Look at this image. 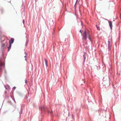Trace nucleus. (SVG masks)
I'll use <instances>...</instances> for the list:
<instances>
[{
    "label": "nucleus",
    "mask_w": 121,
    "mask_h": 121,
    "mask_svg": "<svg viewBox=\"0 0 121 121\" xmlns=\"http://www.w3.org/2000/svg\"><path fill=\"white\" fill-rule=\"evenodd\" d=\"M0 42L1 43V49L2 52L6 48L7 44L6 41L5 40V37L3 35H1L0 36Z\"/></svg>",
    "instance_id": "f257e3e1"
},
{
    "label": "nucleus",
    "mask_w": 121,
    "mask_h": 121,
    "mask_svg": "<svg viewBox=\"0 0 121 121\" xmlns=\"http://www.w3.org/2000/svg\"><path fill=\"white\" fill-rule=\"evenodd\" d=\"M39 109L40 110H41L42 111H43L45 112L47 111L48 113H50L52 116V111L51 112H50L48 110V108L46 107H44L43 106H41L40 108H39Z\"/></svg>",
    "instance_id": "f03ea898"
},
{
    "label": "nucleus",
    "mask_w": 121,
    "mask_h": 121,
    "mask_svg": "<svg viewBox=\"0 0 121 121\" xmlns=\"http://www.w3.org/2000/svg\"><path fill=\"white\" fill-rule=\"evenodd\" d=\"M108 51H110L111 49V44H110V42L108 40Z\"/></svg>",
    "instance_id": "7ed1b4c3"
},
{
    "label": "nucleus",
    "mask_w": 121,
    "mask_h": 121,
    "mask_svg": "<svg viewBox=\"0 0 121 121\" xmlns=\"http://www.w3.org/2000/svg\"><path fill=\"white\" fill-rule=\"evenodd\" d=\"M83 37L85 41L87 39V35L86 32L85 30L83 34Z\"/></svg>",
    "instance_id": "20e7f679"
},
{
    "label": "nucleus",
    "mask_w": 121,
    "mask_h": 121,
    "mask_svg": "<svg viewBox=\"0 0 121 121\" xmlns=\"http://www.w3.org/2000/svg\"><path fill=\"white\" fill-rule=\"evenodd\" d=\"M108 22L109 23V26L110 27L111 29V30L112 27V22L111 21H108Z\"/></svg>",
    "instance_id": "39448f33"
},
{
    "label": "nucleus",
    "mask_w": 121,
    "mask_h": 121,
    "mask_svg": "<svg viewBox=\"0 0 121 121\" xmlns=\"http://www.w3.org/2000/svg\"><path fill=\"white\" fill-rule=\"evenodd\" d=\"M14 39L13 38H12L9 41V43L11 44L13 43L14 41Z\"/></svg>",
    "instance_id": "423d86ee"
},
{
    "label": "nucleus",
    "mask_w": 121,
    "mask_h": 121,
    "mask_svg": "<svg viewBox=\"0 0 121 121\" xmlns=\"http://www.w3.org/2000/svg\"><path fill=\"white\" fill-rule=\"evenodd\" d=\"M87 34H88V38H89V39L90 40V41L91 42H92V40L91 39V37H90V34H89V33H88Z\"/></svg>",
    "instance_id": "0eeeda50"
},
{
    "label": "nucleus",
    "mask_w": 121,
    "mask_h": 121,
    "mask_svg": "<svg viewBox=\"0 0 121 121\" xmlns=\"http://www.w3.org/2000/svg\"><path fill=\"white\" fill-rule=\"evenodd\" d=\"M25 55L24 56V57L25 58V60L26 61L27 53L25 52Z\"/></svg>",
    "instance_id": "6e6552de"
},
{
    "label": "nucleus",
    "mask_w": 121,
    "mask_h": 121,
    "mask_svg": "<svg viewBox=\"0 0 121 121\" xmlns=\"http://www.w3.org/2000/svg\"><path fill=\"white\" fill-rule=\"evenodd\" d=\"M44 60H45V62L46 67H47L48 66L47 60L45 58Z\"/></svg>",
    "instance_id": "1a4fd4ad"
},
{
    "label": "nucleus",
    "mask_w": 121,
    "mask_h": 121,
    "mask_svg": "<svg viewBox=\"0 0 121 121\" xmlns=\"http://www.w3.org/2000/svg\"><path fill=\"white\" fill-rule=\"evenodd\" d=\"M11 46V44L9 43V47L8 48V51H9L10 50Z\"/></svg>",
    "instance_id": "9d476101"
},
{
    "label": "nucleus",
    "mask_w": 121,
    "mask_h": 121,
    "mask_svg": "<svg viewBox=\"0 0 121 121\" xmlns=\"http://www.w3.org/2000/svg\"><path fill=\"white\" fill-rule=\"evenodd\" d=\"M86 54L85 53H84V54L83 55V57L84 58V62L85 61V59H86V56H85V55H86Z\"/></svg>",
    "instance_id": "9b49d317"
},
{
    "label": "nucleus",
    "mask_w": 121,
    "mask_h": 121,
    "mask_svg": "<svg viewBox=\"0 0 121 121\" xmlns=\"http://www.w3.org/2000/svg\"><path fill=\"white\" fill-rule=\"evenodd\" d=\"M96 26L99 31L100 30V27H99L97 25H96Z\"/></svg>",
    "instance_id": "f8f14e48"
},
{
    "label": "nucleus",
    "mask_w": 121,
    "mask_h": 121,
    "mask_svg": "<svg viewBox=\"0 0 121 121\" xmlns=\"http://www.w3.org/2000/svg\"><path fill=\"white\" fill-rule=\"evenodd\" d=\"M22 108H21V110L19 112V113L20 114H20H21L22 113Z\"/></svg>",
    "instance_id": "ddd939ff"
},
{
    "label": "nucleus",
    "mask_w": 121,
    "mask_h": 121,
    "mask_svg": "<svg viewBox=\"0 0 121 121\" xmlns=\"http://www.w3.org/2000/svg\"><path fill=\"white\" fill-rule=\"evenodd\" d=\"M28 39H27L26 40V46L27 45V43H28Z\"/></svg>",
    "instance_id": "4468645a"
},
{
    "label": "nucleus",
    "mask_w": 121,
    "mask_h": 121,
    "mask_svg": "<svg viewBox=\"0 0 121 121\" xmlns=\"http://www.w3.org/2000/svg\"><path fill=\"white\" fill-rule=\"evenodd\" d=\"M16 88L14 86L13 88V89L14 90Z\"/></svg>",
    "instance_id": "2eb2a0df"
},
{
    "label": "nucleus",
    "mask_w": 121,
    "mask_h": 121,
    "mask_svg": "<svg viewBox=\"0 0 121 121\" xmlns=\"http://www.w3.org/2000/svg\"><path fill=\"white\" fill-rule=\"evenodd\" d=\"M22 22H23V24H24V23H25V21L24 19L23 20Z\"/></svg>",
    "instance_id": "dca6fc26"
},
{
    "label": "nucleus",
    "mask_w": 121,
    "mask_h": 121,
    "mask_svg": "<svg viewBox=\"0 0 121 121\" xmlns=\"http://www.w3.org/2000/svg\"><path fill=\"white\" fill-rule=\"evenodd\" d=\"M103 19L105 20H106L108 21H109L107 19H105L104 18H103Z\"/></svg>",
    "instance_id": "f3484780"
},
{
    "label": "nucleus",
    "mask_w": 121,
    "mask_h": 121,
    "mask_svg": "<svg viewBox=\"0 0 121 121\" xmlns=\"http://www.w3.org/2000/svg\"><path fill=\"white\" fill-rule=\"evenodd\" d=\"M79 32L82 34V32H81V30H80L79 31Z\"/></svg>",
    "instance_id": "a211bd4d"
},
{
    "label": "nucleus",
    "mask_w": 121,
    "mask_h": 121,
    "mask_svg": "<svg viewBox=\"0 0 121 121\" xmlns=\"http://www.w3.org/2000/svg\"><path fill=\"white\" fill-rule=\"evenodd\" d=\"M77 0H76V3H75V5H76V3H77Z\"/></svg>",
    "instance_id": "6ab92c4d"
},
{
    "label": "nucleus",
    "mask_w": 121,
    "mask_h": 121,
    "mask_svg": "<svg viewBox=\"0 0 121 121\" xmlns=\"http://www.w3.org/2000/svg\"><path fill=\"white\" fill-rule=\"evenodd\" d=\"M25 82L26 83H27V80H25Z\"/></svg>",
    "instance_id": "aec40b11"
},
{
    "label": "nucleus",
    "mask_w": 121,
    "mask_h": 121,
    "mask_svg": "<svg viewBox=\"0 0 121 121\" xmlns=\"http://www.w3.org/2000/svg\"><path fill=\"white\" fill-rule=\"evenodd\" d=\"M13 100L15 102V99H14H14H13Z\"/></svg>",
    "instance_id": "412c9836"
},
{
    "label": "nucleus",
    "mask_w": 121,
    "mask_h": 121,
    "mask_svg": "<svg viewBox=\"0 0 121 121\" xmlns=\"http://www.w3.org/2000/svg\"><path fill=\"white\" fill-rule=\"evenodd\" d=\"M22 105L23 106H24V105L23 104Z\"/></svg>",
    "instance_id": "4be33fe9"
},
{
    "label": "nucleus",
    "mask_w": 121,
    "mask_h": 121,
    "mask_svg": "<svg viewBox=\"0 0 121 121\" xmlns=\"http://www.w3.org/2000/svg\"><path fill=\"white\" fill-rule=\"evenodd\" d=\"M30 101V100H29V101Z\"/></svg>",
    "instance_id": "5701e85b"
}]
</instances>
